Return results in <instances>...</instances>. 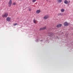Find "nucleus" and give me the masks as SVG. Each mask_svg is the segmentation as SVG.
I'll list each match as a JSON object with an SVG mask.
<instances>
[{
  "label": "nucleus",
  "instance_id": "f257e3e1",
  "mask_svg": "<svg viewBox=\"0 0 73 73\" xmlns=\"http://www.w3.org/2000/svg\"><path fill=\"white\" fill-rule=\"evenodd\" d=\"M8 13H5L4 15H2V17H7V16H8Z\"/></svg>",
  "mask_w": 73,
  "mask_h": 73
},
{
  "label": "nucleus",
  "instance_id": "f03ea898",
  "mask_svg": "<svg viewBox=\"0 0 73 73\" xmlns=\"http://www.w3.org/2000/svg\"><path fill=\"white\" fill-rule=\"evenodd\" d=\"M49 18V15H45L43 17V19L45 20H46L47 19Z\"/></svg>",
  "mask_w": 73,
  "mask_h": 73
},
{
  "label": "nucleus",
  "instance_id": "7ed1b4c3",
  "mask_svg": "<svg viewBox=\"0 0 73 73\" xmlns=\"http://www.w3.org/2000/svg\"><path fill=\"white\" fill-rule=\"evenodd\" d=\"M12 1L11 0H10L8 4H9V7H10L11 6V5H12Z\"/></svg>",
  "mask_w": 73,
  "mask_h": 73
},
{
  "label": "nucleus",
  "instance_id": "20e7f679",
  "mask_svg": "<svg viewBox=\"0 0 73 73\" xmlns=\"http://www.w3.org/2000/svg\"><path fill=\"white\" fill-rule=\"evenodd\" d=\"M64 25L66 27H67V26L69 25V23L68 22H66L64 23Z\"/></svg>",
  "mask_w": 73,
  "mask_h": 73
},
{
  "label": "nucleus",
  "instance_id": "39448f33",
  "mask_svg": "<svg viewBox=\"0 0 73 73\" xmlns=\"http://www.w3.org/2000/svg\"><path fill=\"white\" fill-rule=\"evenodd\" d=\"M62 26V24H60L57 25L56 26V27L57 28H59V27H61Z\"/></svg>",
  "mask_w": 73,
  "mask_h": 73
},
{
  "label": "nucleus",
  "instance_id": "423d86ee",
  "mask_svg": "<svg viewBox=\"0 0 73 73\" xmlns=\"http://www.w3.org/2000/svg\"><path fill=\"white\" fill-rule=\"evenodd\" d=\"M46 29V27H44L43 28H40V31H42V30H44V29Z\"/></svg>",
  "mask_w": 73,
  "mask_h": 73
},
{
  "label": "nucleus",
  "instance_id": "0eeeda50",
  "mask_svg": "<svg viewBox=\"0 0 73 73\" xmlns=\"http://www.w3.org/2000/svg\"><path fill=\"white\" fill-rule=\"evenodd\" d=\"M7 21H11V18L9 17H8L7 18Z\"/></svg>",
  "mask_w": 73,
  "mask_h": 73
},
{
  "label": "nucleus",
  "instance_id": "6e6552de",
  "mask_svg": "<svg viewBox=\"0 0 73 73\" xmlns=\"http://www.w3.org/2000/svg\"><path fill=\"white\" fill-rule=\"evenodd\" d=\"M53 34L52 33H49L48 34V35L49 36H53Z\"/></svg>",
  "mask_w": 73,
  "mask_h": 73
},
{
  "label": "nucleus",
  "instance_id": "1a4fd4ad",
  "mask_svg": "<svg viewBox=\"0 0 73 73\" xmlns=\"http://www.w3.org/2000/svg\"><path fill=\"white\" fill-rule=\"evenodd\" d=\"M64 3L65 4H67L68 3V1L66 0H65L64 1Z\"/></svg>",
  "mask_w": 73,
  "mask_h": 73
},
{
  "label": "nucleus",
  "instance_id": "9d476101",
  "mask_svg": "<svg viewBox=\"0 0 73 73\" xmlns=\"http://www.w3.org/2000/svg\"><path fill=\"white\" fill-rule=\"evenodd\" d=\"M33 23H35V24H37V21L36 20H35V19H34L33 20Z\"/></svg>",
  "mask_w": 73,
  "mask_h": 73
},
{
  "label": "nucleus",
  "instance_id": "9b49d317",
  "mask_svg": "<svg viewBox=\"0 0 73 73\" xmlns=\"http://www.w3.org/2000/svg\"><path fill=\"white\" fill-rule=\"evenodd\" d=\"M36 13H37V14L39 13H40V10H37L36 12Z\"/></svg>",
  "mask_w": 73,
  "mask_h": 73
},
{
  "label": "nucleus",
  "instance_id": "f8f14e48",
  "mask_svg": "<svg viewBox=\"0 0 73 73\" xmlns=\"http://www.w3.org/2000/svg\"><path fill=\"white\" fill-rule=\"evenodd\" d=\"M61 12H64L65 11V9H62L60 10Z\"/></svg>",
  "mask_w": 73,
  "mask_h": 73
},
{
  "label": "nucleus",
  "instance_id": "ddd939ff",
  "mask_svg": "<svg viewBox=\"0 0 73 73\" xmlns=\"http://www.w3.org/2000/svg\"><path fill=\"white\" fill-rule=\"evenodd\" d=\"M57 1L58 3H61L62 0H57Z\"/></svg>",
  "mask_w": 73,
  "mask_h": 73
},
{
  "label": "nucleus",
  "instance_id": "4468645a",
  "mask_svg": "<svg viewBox=\"0 0 73 73\" xmlns=\"http://www.w3.org/2000/svg\"><path fill=\"white\" fill-rule=\"evenodd\" d=\"M58 15H60V16H63V14H62V13H60L58 14Z\"/></svg>",
  "mask_w": 73,
  "mask_h": 73
},
{
  "label": "nucleus",
  "instance_id": "2eb2a0df",
  "mask_svg": "<svg viewBox=\"0 0 73 73\" xmlns=\"http://www.w3.org/2000/svg\"><path fill=\"white\" fill-rule=\"evenodd\" d=\"M35 1H36V0H33L32 1V2H33V3H35Z\"/></svg>",
  "mask_w": 73,
  "mask_h": 73
},
{
  "label": "nucleus",
  "instance_id": "dca6fc26",
  "mask_svg": "<svg viewBox=\"0 0 73 73\" xmlns=\"http://www.w3.org/2000/svg\"><path fill=\"white\" fill-rule=\"evenodd\" d=\"M17 25V23H15V24H14L13 25V26H15V25Z\"/></svg>",
  "mask_w": 73,
  "mask_h": 73
},
{
  "label": "nucleus",
  "instance_id": "f3484780",
  "mask_svg": "<svg viewBox=\"0 0 73 73\" xmlns=\"http://www.w3.org/2000/svg\"><path fill=\"white\" fill-rule=\"evenodd\" d=\"M13 5H16V3H13Z\"/></svg>",
  "mask_w": 73,
  "mask_h": 73
},
{
  "label": "nucleus",
  "instance_id": "a211bd4d",
  "mask_svg": "<svg viewBox=\"0 0 73 73\" xmlns=\"http://www.w3.org/2000/svg\"><path fill=\"white\" fill-rule=\"evenodd\" d=\"M29 11H31V9H29Z\"/></svg>",
  "mask_w": 73,
  "mask_h": 73
},
{
  "label": "nucleus",
  "instance_id": "6ab92c4d",
  "mask_svg": "<svg viewBox=\"0 0 73 73\" xmlns=\"http://www.w3.org/2000/svg\"><path fill=\"white\" fill-rule=\"evenodd\" d=\"M46 1H48V0H46Z\"/></svg>",
  "mask_w": 73,
  "mask_h": 73
},
{
  "label": "nucleus",
  "instance_id": "aec40b11",
  "mask_svg": "<svg viewBox=\"0 0 73 73\" xmlns=\"http://www.w3.org/2000/svg\"><path fill=\"white\" fill-rule=\"evenodd\" d=\"M21 0L22 1V0Z\"/></svg>",
  "mask_w": 73,
  "mask_h": 73
}]
</instances>
